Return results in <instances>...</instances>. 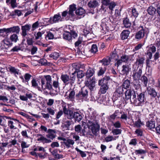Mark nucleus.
Here are the masks:
<instances>
[{"instance_id": "f257e3e1", "label": "nucleus", "mask_w": 160, "mask_h": 160, "mask_svg": "<svg viewBox=\"0 0 160 160\" xmlns=\"http://www.w3.org/2000/svg\"><path fill=\"white\" fill-rule=\"evenodd\" d=\"M145 92H142L137 93L133 89H127L125 92V99L126 101L129 100L132 103L136 106H142L146 102V98L145 97Z\"/></svg>"}, {"instance_id": "f03ea898", "label": "nucleus", "mask_w": 160, "mask_h": 160, "mask_svg": "<svg viewBox=\"0 0 160 160\" xmlns=\"http://www.w3.org/2000/svg\"><path fill=\"white\" fill-rule=\"evenodd\" d=\"M59 78H57V80L53 81L52 84V78L50 75L44 76L41 79L42 88L43 89H48L53 91L54 90L52 86L55 89L59 88L58 80Z\"/></svg>"}, {"instance_id": "7ed1b4c3", "label": "nucleus", "mask_w": 160, "mask_h": 160, "mask_svg": "<svg viewBox=\"0 0 160 160\" xmlns=\"http://www.w3.org/2000/svg\"><path fill=\"white\" fill-rule=\"evenodd\" d=\"M47 133L48 134L46 135V137L50 139H48L45 137L42 134H37V137L40 136V137L37 139V141H41L43 144L49 143L52 142L51 139L53 140L56 136L57 131L55 129L49 128L48 130Z\"/></svg>"}, {"instance_id": "20e7f679", "label": "nucleus", "mask_w": 160, "mask_h": 160, "mask_svg": "<svg viewBox=\"0 0 160 160\" xmlns=\"http://www.w3.org/2000/svg\"><path fill=\"white\" fill-rule=\"evenodd\" d=\"M88 89L85 87L82 88L81 91L76 94L75 97L77 100L80 102L86 101L88 97Z\"/></svg>"}, {"instance_id": "39448f33", "label": "nucleus", "mask_w": 160, "mask_h": 160, "mask_svg": "<svg viewBox=\"0 0 160 160\" xmlns=\"http://www.w3.org/2000/svg\"><path fill=\"white\" fill-rule=\"evenodd\" d=\"M95 78L94 77H92L91 78L88 79L87 80H86L85 82V87H87L88 88V90H90L91 93H90L91 96L92 97V92L94 90V88H95Z\"/></svg>"}, {"instance_id": "423d86ee", "label": "nucleus", "mask_w": 160, "mask_h": 160, "mask_svg": "<svg viewBox=\"0 0 160 160\" xmlns=\"http://www.w3.org/2000/svg\"><path fill=\"white\" fill-rule=\"evenodd\" d=\"M139 30L137 32L135 35V39L139 41L143 38L146 34H147V31L141 25L138 27Z\"/></svg>"}, {"instance_id": "0eeeda50", "label": "nucleus", "mask_w": 160, "mask_h": 160, "mask_svg": "<svg viewBox=\"0 0 160 160\" xmlns=\"http://www.w3.org/2000/svg\"><path fill=\"white\" fill-rule=\"evenodd\" d=\"M0 116L1 117L0 118L1 119V121H0V125L1 126H5L6 120L5 118H6L7 119H10L11 120H13L15 122H18V123H20L21 124L25 127L27 128H29V127L28 126L22 122H20L19 120L17 119V118H14L6 116H1V115H0Z\"/></svg>"}, {"instance_id": "6e6552de", "label": "nucleus", "mask_w": 160, "mask_h": 160, "mask_svg": "<svg viewBox=\"0 0 160 160\" xmlns=\"http://www.w3.org/2000/svg\"><path fill=\"white\" fill-rule=\"evenodd\" d=\"M74 11H64L62 13V16L63 18H65L66 20L73 21L76 15L74 13Z\"/></svg>"}, {"instance_id": "1a4fd4ad", "label": "nucleus", "mask_w": 160, "mask_h": 160, "mask_svg": "<svg viewBox=\"0 0 160 160\" xmlns=\"http://www.w3.org/2000/svg\"><path fill=\"white\" fill-rule=\"evenodd\" d=\"M110 22V21L109 19H108L106 18L102 19L101 26L103 30L107 32L112 30L111 29V25Z\"/></svg>"}, {"instance_id": "9d476101", "label": "nucleus", "mask_w": 160, "mask_h": 160, "mask_svg": "<svg viewBox=\"0 0 160 160\" xmlns=\"http://www.w3.org/2000/svg\"><path fill=\"white\" fill-rule=\"evenodd\" d=\"M3 33L5 32L6 34L15 33L16 34H19L20 31V28L18 26H14L8 28H3Z\"/></svg>"}, {"instance_id": "9b49d317", "label": "nucleus", "mask_w": 160, "mask_h": 160, "mask_svg": "<svg viewBox=\"0 0 160 160\" xmlns=\"http://www.w3.org/2000/svg\"><path fill=\"white\" fill-rule=\"evenodd\" d=\"M63 110L65 116L67 117L68 119L71 120L74 118V111L73 110L67 108L66 106L63 107Z\"/></svg>"}, {"instance_id": "f8f14e48", "label": "nucleus", "mask_w": 160, "mask_h": 160, "mask_svg": "<svg viewBox=\"0 0 160 160\" xmlns=\"http://www.w3.org/2000/svg\"><path fill=\"white\" fill-rule=\"evenodd\" d=\"M111 78L109 76L106 75L104 77L98 80L99 86H109L108 83L111 81Z\"/></svg>"}, {"instance_id": "ddd939ff", "label": "nucleus", "mask_w": 160, "mask_h": 160, "mask_svg": "<svg viewBox=\"0 0 160 160\" xmlns=\"http://www.w3.org/2000/svg\"><path fill=\"white\" fill-rule=\"evenodd\" d=\"M154 115L152 114H150L149 115V120L146 123V126L149 129H152L154 128L155 127V122L154 118Z\"/></svg>"}, {"instance_id": "4468645a", "label": "nucleus", "mask_w": 160, "mask_h": 160, "mask_svg": "<svg viewBox=\"0 0 160 160\" xmlns=\"http://www.w3.org/2000/svg\"><path fill=\"white\" fill-rule=\"evenodd\" d=\"M147 91L148 94L150 95L152 97L155 98L156 96H157L158 99L157 100V98H156V102L158 103L159 102L160 103V101L159 100L160 95H157V93L153 88L149 87L147 88Z\"/></svg>"}, {"instance_id": "2eb2a0df", "label": "nucleus", "mask_w": 160, "mask_h": 160, "mask_svg": "<svg viewBox=\"0 0 160 160\" xmlns=\"http://www.w3.org/2000/svg\"><path fill=\"white\" fill-rule=\"evenodd\" d=\"M69 33L71 34L72 38H75L78 37V31L77 27L76 26L72 27V26H69Z\"/></svg>"}, {"instance_id": "dca6fc26", "label": "nucleus", "mask_w": 160, "mask_h": 160, "mask_svg": "<svg viewBox=\"0 0 160 160\" xmlns=\"http://www.w3.org/2000/svg\"><path fill=\"white\" fill-rule=\"evenodd\" d=\"M138 67L137 69L135 71H134L132 75L133 79L134 80H139L141 77L142 74V69L141 68H139Z\"/></svg>"}, {"instance_id": "f3484780", "label": "nucleus", "mask_w": 160, "mask_h": 160, "mask_svg": "<svg viewBox=\"0 0 160 160\" xmlns=\"http://www.w3.org/2000/svg\"><path fill=\"white\" fill-rule=\"evenodd\" d=\"M120 74L122 75L127 76L128 75L131 70L129 66L127 64L123 65Z\"/></svg>"}, {"instance_id": "a211bd4d", "label": "nucleus", "mask_w": 160, "mask_h": 160, "mask_svg": "<svg viewBox=\"0 0 160 160\" xmlns=\"http://www.w3.org/2000/svg\"><path fill=\"white\" fill-rule=\"evenodd\" d=\"M75 13L76 15L79 18H82L86 14L88 13H92V14H94L95 13L94 11H88V12H86V11H75Z\"/></svg>"}, {"instance_id": "6ab92c4d", "label": "nucleus", "mask_w": 160, "mask_h": 160, "mask_svg": "<svg viewBox=\"0 0 160 160\" xmlns=\"http://www.w3.org/2000/svg\"><path fill=\"white\" fill-rule=\"evenodd\" d=\"M61 18L60 14L59 13L54 15L53 17H51L49 19L48 18H45V19L48 20L49 23L52 24L53 23L58 22Z\"/></svg>"}, {"instance_id": "aec40b11", "label": "nucleus", "mask_w": 160, "mask_h": 160, "mask_svg": "<svg viewBox=\"0 0 160 160\" xmlns=\"http://www.w3.org/2000/svg\"><path fill=\"white\" fill-rule=\"evenodd\" d=\"M133 57V55H128L125 53L122 54L120 57V59L123 62L127 63L130 61H132V59Z\"/></svg>"}, {"instance_id": "412c9836", "label": "nucleus", "mask_w": 160, "mask_h": 160, "mask_svg": "<svg viewBox=\"0 0 160 160\" xmlns=\"http://www.w3.org/2000/svg\"><path fill=\"white\" fill-rule=\"evenodd\" d=\"M32 77V76L29 73H25L23 77L21 76H20L19 78L23 83L28 85V81L30 80Z\"/></svg>"}, {"instance_id": "4be33fe9", "label": "nucleus", "mask_w": 160, "mask_h": 160, "mask_svg": "<svg viewBox=\"0 0 160 160\" xmlns=\"http://www.w3.org/2000/svg\"><path fill=\"white\" fill-rule=\"evenodd\" d=\"M9 40L8 38H6L3 40V43L2 45L0 47L7 49L8 48L12 46L13 43L10 41Z\"/></svg>"}, {"instance_id": "5701e85b", "label": "nucleus", "mask_w": 160, "mask_h": 160, "mask_svg": "<svg viewBox=\"0 0 160 160\" xmlns=\"http://www.w3.org/2000/svg\"><path fill=\"white\" fill-rule=\"evenodd\" d=\"M145 57L144 56L138 55L137 58L136 59V61L135 62L136 65L138 66H143L145 60Z\"/></svg>"}, {"instance_id": "b1692460", "label": "nucleus", "mask_w": 160, "mask_h": 160, "mask_svg": "<svg viewBox=\"0 0 160 160\" xmlns=\"http://www.w3.org/2000/svg\"><path fill=\"white\" fill-rule=\"evenodd\" d=\"M31 26L30 24H26L24 26H22L21 30L22 32L21 35L23 37H25L27 35V31L30 30Z\"/></svg>"}, {"instance_id": "393cba45", "label": "nucleus", "mask_w": 160, "mask_h": 160, "mask_svg": "<svg viewBox=\"0 0 160 160\" xmlns=\"http://www.w3.org/2000/svg\"><path fill=\"white\" fill-rule=\"evenodd\" d=\"M95 72L94 68L89 67L85 73L86 78L88 79L91 78H90L93 75Z\"/></svg>"}, {"instance_id": "a878e982", "label": "nucleus", "mask_w": 160, "mask_h": 160, "mask_svg": "<svg viewBox=\"0 0 160 160\" xmlns=\"http://www.w3.org/2000/svg\"><path fill=\"white\" fill-rule=\"evenodd\" d=\"M91 127V130L92 133L95 136H97L98 134V132H99L100 129L99 125L93 124Z\"/></svg>"}, {"instance_id": "bb28decb", "label": "nucleus", "mask_w": 160, "mask_h": 160, "mask_svg": "<svg viewBox=\"0 0 160 160\" xmlns=\"http://www.w3.org/2000/svg\"><path fill=\"white\" fill-rule=\"evenodd\" d=\"M130 33V32L129 30H123L120 34V36L121 39L122 40H124L127 39L129 37Z\"/></svg>"}, {"instance_id": "cd10ccee", "label": "nucleus", "mask_w": 160, "mask_h": 160, "mask_svg": "<svg viewBox=\"0 0 160 160\" xmlns=\"http://www.w3.org/2000/svg\"><path fill=\"white\" fill-rule=\"evenodd\" d=\"M140 82L139 80H134L131 83L132 89L138 90L141 88Z\"/></svg>"}, {"instance_id": "c85d7f7f", "label": "nucleus", "mask_w": 160, "mask_h": 160, "mask_svg": "<svg viewBox=\"0 0 160 160\" xmlns=\"http://www.w3.org/2000/svg\"><path fill=\"white\" fill-rule=\"evenodd\" d=\"M60 78L66 85L69 83V76L67 74H62Z\"/></svg>"}, {"instance_id": "c756f323", "label": "nucleus", "mask_w": 160, "mask_h": 160, "mask_svg": "<svg viewBox=\"0 0 160 160\" xmlns=\"http://www.w3.org/2000/svg\"><path fill=\"white\" fill-rule=\"evenodd\" d=\"M8 69L10 73L13 74L15 76L19 74V70L14 67L10 66L8 67Z\"/></svg>"}, {"instance_id": "7c9ffc66", "label": "nucleus", "mask_w": 160, "mask_h": 160, "mask_svg": "<svg viewBox=\"0 0 160 160\" xmlns=\"http://www.w3.org/2000/svg\"><path fill=\"white\" fill-rule=\"evenodd\" d=\"M63 37L64 39L70 42L72 41V38L69 31H65L63 34Z\"/></svg>"}, {"instance_id": "2f4dec72", "label": "nucleus", "mask_w": 160, "mask_h": 160, "mask_svg": "<svg viewBox=\"0 0 160 160\" xmlns=\"http://www.w3.org/2000/svg\"><path fill=\"white\" fill-rule=\"evenodd\" d=\"M122 87L124 88L125 89H127L130 88V80L128 79L124 78L122 81Z\"/></svg>"}, {"instance_id": "473e14b6", "label": "nucleus", "mask_w": 160, "mask_h": 160, "mask_svg": "<svg viewBox=\"0 0 160 160\" xmlns=\"http://www.w3.org/2000/svg\"><path fill=\"white\" fill-rule=\"evenodd\" d=\"M61 143L62 144H64L67 148H69L71 147V145H73L74 144V142L73 140L68 139L66 142H61Z\"/></svg>"}, {"instance_id": "72a5a7b5", "label": "nucleus", "mask_w": 160, "mask_h": 160, "mask_svg": "<svg viewBox=\"0 0 160 160\" xmlns=\"http://www.w3.org/2000/svg\"><path fill=\"white\" fill-rule=\"evenodd\" d=\"M74 118L73 119L75 121L79 122L82 120V118L80 112H74Z\"/></svg>"}, {"instance_id": "f704fd0d", "label": "nucleus", "mask_w": 160, "mask_h": 160, "mask_svg": "<svg viewBox=\"0 0 160 160\" xmlns=\"http://www.w3.org/2000/svg\"><path fill=\"white\" fill-rule=\"evenodd\" d=\"M123 24L124 26L126 28H130L132 25L131 22H130L129 19L127 18H123Z\"/></svg>"}, {"instance_id": "c9c22d12", "label": "nucleus", "mask_w": 160, "mask_h": 160, "mask_svg": "<svg viewBox=\"0 0 160 160\" xmlns=\"http://www.w3.org/2000/svg\"><path fill=\"white\" fill-rule=\"evenodd\" d=\"M111 12V13L112 18L114 19L117 18L118 17L119 18V16H121V11H109Z\"/></svg>"}, {"instance_id": "e433bc0d", "label": "nucleus", "mask_w": 160, "mask_h": 160, "mask_svg": "<svg viewBox=\"0 0 160 160\" xmlns=\"http://www.w3.org/2000/svg\"><path fill=\"white\" fill-rule=\"evenodd\" d=\"M17 34L14 33L10 36L9 39L12 42H13L16 43L19 40Z\"/></svg>"}, {"instance_id": "4c0bfd02", "label": "nucleus", "mask_w": 160, "mask_h": 160, "mask_svg": "<svg viewBox=\"0 0 160 160\" xmlns=\"http://www.w3.org/2000/svg\"><path fill=\"white\" fill-rule=\"evenodd\" d=\"M106 70V68L105 67H100L97 72V75L98 76H102Z\"/></svg>"}, {"instance_id": "58836bf2", "label": "nucleus", "mask_w": 160, "mask_h": 160, "mask_svg": "<svg viewBox=\"0 0 160 160\" xmlns=\"http://www.w3.org/2000/svg\"><path fill=\"white\" fill-rule=\"evenodd\" d=\"M59 56V53L55 52H52L49 55V57L53 60H57Z\"/></svg>"}, {"instance_id": "ea45409f", "label": "nucleus", "mask_w": 160, "mask_h": 160, "mask_svg": "<svg viewBox=\"0 0 160 160\" xmlns=\"http://www.w3.org/2000/svg\"><path fill=\"white\" fill-rule=\"evenodd\" d=\"M140 80L145 87H147L148 82V79L145 75H143L141 77Z\"/></svg>"}, {"instance_id": "a19ab883", "label": "nucleus", "mask_w": 160, "mask_h": 160, "mask_svg": "<svg viewBox=\"0 0 160 160\" xmlns=\"http://www.w3.org/2000/svg\"><path fill=\"white\" fill-rule=\"evenodd\" d=\"M45 36L47 40H51L54 39V35L53 34L49 31L46 32V34H45Z\"/></svg>"}, {"instance_id": "79ce46f5", "label": "nucleus", "mask_w": 160, "mask_h": 160, "mask_svg": "<svg viewBox=\"0 0 160 160\" xmlns=\"http://www.w3.org/2000/svg\"><path fill=\"white\" fill-rule=\"evenodd\" d=\"M111 61L110 58H103L100 61V62H102L104 66H108L109 65Z\"/></svg>"}, {"instance_id": "37998d69", "label": "nucleus", "mask_w": 160, "mask_h": 160, "mask_svg": "<svg viewBox=\"0 0 160 160\" xmlns=\"http://www.w3.org/2000/svg\"><path fill=\"white\" fill-rule=\"evenodd\" d=\"M6 2L8 4H11L13 8L17 6L16 0H6Z\"/></svg>"}, {"instance_id": "c03bdc74", "label": "nucleus", "mask_w": 160, "mask_h": 160, "mask_svg": "<svg viewBox=\"0 0 160 160\" xmlns=\"http://www.w3.org/2000/svg\"><path fill=\"white\" fill-rule=\"evenodd\" d=\"M91 53L95 54L98 51V46L96 44H93L91 46V48L89 50Z\"/></svg>"}, {"instance_id": "a18cd8bd", "label": "nucleus", "mask_w": 160, "mask_h": 160, "mask_svg": "<svg viewBox=\"0 0 160 160\" xmlns=\"http://www.w3.org/2000/svg\"><path fill=\"white\" fill-rule=\"evenodd\" d=\"M98 4V2L96 0H90L88 4L89 7L94 8L96 7Z\"/></svg>"}, {"instance_id": "49530a36", "label": "nucleus", "mask_w": 160, "mask_h": 160, "mask_svg": "<svg viewBox=\"0 0 160 160\" xmlns=\"http://www.w3.org/2000/svg\"><path fill=\"white\" fill-rule=\"evenodd\" d=\"M99 92L101 94H105L109 88V86H100Z\"/></svg>"}, {"instance_id": "de8ad7c7", "label": "nucleus", "mask_w": 160, "mask_h": 160, "mask_svg": "<svg viewBox=\"0 0 160 160\" xmlns=\"http://www.w3.org/2000/svg\"><path fill=\"white\" fill-rule=\"evenodd\" d=\"M76 73L75 72L72 73L71 74H70L69 81H70V83H72L74 82L76 78Z\"/></svg>"}, {"instance_id": "09e8293b", "label": "nucleus", "mask_w": 160, "mask_h": 160, "mask_svg": "<svg viewBox=\"0 0 160 160\" xmlns=\"http://www.w3.org/2000/svg\"><path fill=\"white\" fill-rule=\"evenodd\" d=\"M75 92L73 89L71 91L69 94L68 96V98L71 101H73L75 97Z\"/></svg>"}, {"instance_id": "8fccbe9b", "label": "nucleus", "mask_w": 160, "mask_h": 160, "mask_svg": "<svg viewBox=\"0 0 160 160\" xmlns=\"http://www.w3.org/2000/svg\"><path fill=\"white\" fill-rule=\"evenodd\" d=\"M72 67L73 70H74V72H75L76 73L80 71V66L79 64H73L72 65Z\"/></svg>"}, {"instance_id": "3c124183", "label": "nucleus", "mask_w": 160, "mask_h": 160, "mask_svg": "<svg viewBox=\"0 0 160 160\" xmlns=\"http://www.w3.org/2000/svg\"><path fill=\"white\" fill-rule=\"evenodd\" d=\"M47 111L49 115H54L55 113L54 109L53 108H47Z\"/></svg>"}, {"instance_id": "603ef678", "label": "nucleus", "mask_w": 160, "mask_h": 160, "mask_svg": "<svg viewBox=\"0 0 160 160\" xmlns=\"http://www.w3.org/2000/svg\"><path fill=\"white\" fill-rule=\"evenodd\" d=\"M144 125L140 119H139L137 121H135L134 123V126L137 128H140L142 125Z\"/></svg>"}, {"instance_id": "864d4df0", "label": "nucleus", "mask_w": 160, "mask_h": 160, "mask_svg": "<svg viewBox=\"0 0 160 160\" xmlns=\"http://www.w3.org/2000/svg\"><path fill=\"white\" fill-rule=\"evenodd\" d=\"M84 44H82L81 45H80L79 46L77 47L76 48H77V52L79 54L80 53H82V52L84 50Z\"/></svg>"}, {"instance_id": "5fc2aeb1", "label": "nucleus", "mask_w": 160, "mask_h": 160, "mask_svg": "<svg viewBox=\"0 0 160 160\" xmlns=\"http://www.w3.org/2000/svg\"><path fill=\"white\" fill-rule=\"evenodd\" d=\"M22 14L21 11H14V12H12L10 15L12 16L17 15L18 16H20Z\"/></svg>"}, {"instance_id": "6e6d98bb", "label": "nucleus", "mask_w": 160, "mask_h": 160, "mask_svg": "<svg viewBox=\"0 0 160 160\" xmlns=\"http://www.w3.org/2000/svg\"><path fill=\"white\" fill-rule=\"evenodd\" d=\"M122 132L121 129L118 128L114 129L112 130V132L114 135H117L121 134Z\"/></svg>"}, {"instance_id": "4d7b16f0", "label": "nucleus", "mask_w": 160, "mask_h": 160, "mask_svg": "<svg viewBox=\"0 0 160 160\" xmlns=\"http://www.w3.org/2000/svg\"><path fill=\"white\" fill-rule=\"evenodd\" d=\"M14 122L11 120H8V125L11 129H15L16 128L14 125Z\"/></svg>"}, {"instance_id": "13d9d810", "label": "nucleus", "mask_w": 160, "mask_h": 160, "mask_svg": "<svg viewBox=\"0 0 160 160\" xmlns=\"http://www.w3.org/2000/svg\"><path fill=\"white\" fill-rule=\"evenodd\" d=\"M78 78H82L85 75V74L82 71H80L76 73Z\"/></svg>"}, {"instance_id": "bf43d9fd", "label": "nucleus", "mask_w": 160, "mask_h": 160, "mask_svg": "<svg viewBox=\"0 0 160 160\" xmlns=\"http://www.w3.org/2000/svg\"><path fill=\"white\" fill-rule=\"evenodd\" d=\"M120 152L122 153L123 154H126L128 152V149L126 145H124L122 148L119 149Z\"/></svg>"}, {"instance_id": "052dcab7", "label": "nucleus", "mask_w": 160, "mask_h": 160, "mask_svg": "<svg viewBox=\"0 0 160 160\" xmlns=\"http://www.w3.org/2000/svg\"><path fill=\"white\" fill-rule=\"evenodd\" d=\"M146 152V150H142V149L136 150L135 151V153L136 155L144 154Z\"/></svg>"}, {"instance_id": "680f3d73", "label": "nucleus", "mask_w": 160, "mask_h": 160, "mask_svg": "<svg viewBox=\"0 0 160 160\" xmlns=\"http://www.w3.org/2000/svg\"><path fill=\"white\" fill-rule=\"evenodd\" d=\"M39 63L42 65L46 66L48 65L47 61L44 58H42L39 61Z\"/></svg>"}, {"instance_id": "e2e57ef3", "label": "nucleus", "mask_w": 160, "mask_h": 160, "mask_svg": "<svg viewBox=\"0 0 160 160\" xmlns=\"http://www.w3.org/2000/svg\"><path fill=\"white\" fill-rule=\"evenodd\" d=\"M124 88L122 87V85L121 86L119 87L116 90L117 92L118 93L119 95H120L122 94L124 92Z\"/></svg>"}, {"instance_id": "0e129e2a", "label": "nucleus", "mask_w": 160, "mask_h": 160, "mask_svg": "<svg viewBox=\"0 0 160 160\" xmlns=\"http://www.w3.org/2000/svg\"><path fill=\"white\" fill-rule=\"evenodd\" d=\"M21 49V47L19 45L16 46L14 47L11 50V52H18Z\"/></svg>"}, {"instance_id": "69168bd1", "label": "nucleus", "mask_w": 160, "mask_h": 160, "mask_svg": "<svg viewBox=\"0 0 160 160\" xmlns=\"http://www.w3.org/2000/svg\"><path fill=\"white\" fill-rule=\"evenodd\" d=\"M110 55V58L111 59H113L116 57L117 56H118L117 53L116 49H114V50L111 53Z\"/></svg>"}, {"instance_id": "338daca9", "label": "nucleus", "mask_w": 160, "mask_h": 160, "mask_svg": "<svg viewBox=\"0 0 160 160\" xmlns=\"http://www.w3.org/2000/svg\"><path fill=\"white\" fill-rule=\"evenodd\" d=\"M135 133L138 136H142V135L143 132L142 129L138 128L136 130Z\"/></svg>"}, {"instance_id": "774afa93", "label": "nucleus", "mask_w": 160, "mask_h": 160, "mask_svg": "<svg viewBox=\"0 0 160 160\" xmlns=\"http://www.w3.org/2000/svg\"><path fill=\"white\" fill-rule=\"evenodd\" d=\"M6 75V71L5 69L1 67L0 70V77L4 78L5 77Z\"/></svg>"}]
</instances>
